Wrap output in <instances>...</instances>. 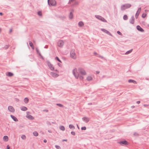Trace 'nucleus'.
Segmentation results:
<instances>
[{"instance_id": "nucleus-1", "label": "nucleus", "mask_w": 149, "mask_h": 149, "mask_svg": "<svg viewBox=\"0 0 149 149\" xmlns=\"http://www.w3.org/2000/svg\"><path fill=\"white\" fill-rule=\"evenodd\" d=\"M131 6V4L129 3H126L122 5L121 6V10L122 11L125 10L126 9L130 8Z\"/></svg>"}, {"instance_id": "nucleus-2", "label": "nucleus", "mask_w": 149, "mask_h": 149, "mask_svg": "<svg viewBox=\"0 0 149 149\" xmlns=\"http://www.w3.org/2000/svg\"><path fill=\"white\" fill-rule=\"evenodd\" d=\"M47 2L48 5L50 6H55L56 5V2L55 0H47Z\"/></svg>"}, {"instance_id": "nucleus-3", "label": "nucleus", "mask_w": 149, "mask_h": 149, "mask_svg": "<svg viewBox=\"0 0 149 149\" xmlns=\"http://www.w3.org/2000/svg\"><path fill=\"white\" fill-rule=\"evenodd\" d=\"M46 62L47 64L48 67L49 68V69L52 71L54 70V67H53V65L50 63L49 61V60H47L46 61Z\"/></svg>"}, {"instance_id": "nucleus-4", "label": "nucleus", "mask_w": 149, "mask_h": 149, "mask_svg": "<svg viewBox=\"0 0 149 149\" xmlns=\"http://www.w3.org/2000/svg\"><path fill=\"white\" fill-rule=\"evenodd\" d=\"M72 73L76 79H78V78L79 74L77 72V69L76 68H75L73 70Z\"/></svg>"}, {"instance_id": "nucleus-5", "label": "nucleus", "mask_w": 149, "mask_h": 149, "mask_svg": "<svg viewBox=\"0 0 149 149\" xmlns=\"http://www.w3.org/2000/svg\"><path fill=\"white\" fill-rule=\"evenodd\" d=\"M95 17L96 18H97L98 19L101 20V21L103 22H107V21L104 18L100 15H95Z\"/></svg>"}, {"instance_id": "nucleus-6", "label": "nucleus", "mask_w": 149, "mask_h": 149, "mask_svg": "<svg viewBox=\"0 0 149 149\" xmlns=\"http://www.w3.org/2000/svg\"><path fill=\"white\" fill-rule=\"evenodd\" d=\"M78 71L82 75H85L86 74V71L82 68H79Z\"/></svg>"}, {"instance_id": "nucleus-7", "label": "nucleus", "mask_w": 149, "mask_h": 149, "mask_svg": "<svg viewBox=\"0 0 149 149\" xmlns=\"http://www.w3.org/2000/svg\"><path fill=\"white\" fill-rule=\"evenodd\" d=\"M70 54L71 58L74 59L76 58V57L75 56V53L74 49H72L71 50Z\"/></svg>"}, {"instance_id": "nucleus-8", "label": "nucleus", "mask_w": 149, "mask_h": 149, "mask_svg": "<svg viewBox=\"0 0 149 149\" xmlns=\"http://www.w3.org/2000/svg\"><path fill=\"white\" fill-rule=\"evenodd\" d=\"M118 143L121 145H124L126 146L128 145V142L125 140H124V141H120L119 142H118Z\"/></svg>"}, {"instance_id": "nucleus-9", "label": "nucleus", "mask_w": 149, "mask_h": 149, "mask_svg": "<svg viewBox=\"0 0 149 149\" xmlns=\"http://www.w3.org/2000/svg\"><path fill=\"white\" fill-rule=\"evenodd\" d=\"M64 42L62 40H60L57 42L58 46L60 47H62L64 45Z\"/></svg>"}, {"instance_id": "nucleus-10", "label": "nucleus", "mask_w": 149, "mask_h": 149, "mask_svg": "<svg viewBox=\"0 0 149 149\" xmlns=\"http://www.w3.org/2000/svg\"><path fill=\"white\" fill-rule=\"evenodd\" d=\"M141 10V8L140 7L138 8V10L137 11L135 14V18L136 19H137L138 16L140 14Z\"/></svg>"}, {"instance_id": "nucleus-11", "label": "nucleus", "mask_w": 149, "mask_h": 149, "mask_svg": "<svg viewBox=\"0 0 149 149\" xmlns=\"http://www.w3.org/2000/svg\"><path fill=\"white\" fill-rule=\"evenodd\" d=\"M8 110L10 112H14L15 110L13 108V107L12 106H9L8 107Z\"/></svg>"}, {"instance_id": "nucleus-12", "label": "nucleus", "mask_w": 149, "mask_h": 149, "mask_svg": "<svg viewBox=\"0 0 149 149\" xmlns=\"http://www.w3.org/2000/svg\"><path fill=\"white\" fill-rule=\"evenodd\" d=\"M134 16H132L131 18L130 19V23L133 24L134 23Z\"/></svg>"}, {"instance_id": "nucleus-13", "label": "nucleus", "mask_w": 149, "mask_h": 149, "mask_svg": "<svg viewBox=\"0 0 149 149\" xmlns=\"http://www.w3.org/2000/svg\"><path fill=\"white\" fill-rule=\"evenodd\" d=\"M136 29L139 31L141 32H143L144 30L140 26L137 25L136 26Z\"/></svg>"}, {"instance_id": "nucleus-14", "label": "nucleus", "mask_w": 149, "mask_h": 149, "mask_svg": "<svg viewBox=\"0 0 149 149\" xmlns=\"http://www.w3.org/2000/svg\"><path fill=\"white\" fill-rule=\"evenodd\" d=\"M82 120L84 122L86 123L88 122L89 121V119L87 117L83 118Z\"/></svg>"}, {"instance_id": "nucleus-15", "label": "nucleus", "mask_w": 149, "mask_h": 149, "mask_svg": "<svg viewBox=\"0 0 149 149\" xmlns=\"http://www.w3.org/2000/svg\"><path fill=\"white\" fill-rule=\"evenodd\" d=\"M26 117L27 118L31 120H33L34 119V118L30 114H27Z\"/></svg>"}, {"instance_id": "nucleus-16", "label": "nucleus", "mask_w": 149, "mask_h": 149, "mask_svg": "<svg viewBox=\"0 0 149 149\" xmlns=\"http://www.w3.org/2000/svg\"><path fill=\"white\" fill-rule=\"evenodd\" d=\"M50 74L54 77H57L59 76L58 74L53 72H50Z\"/></svg>"}, {"instance_id": "nucleus-17", "label": "nucleus", "mask_w": 149, "mask_h": 149, "mask_svg": "<svg viewBox=\"0 0 149 149\" xmlns=\"http://www.w3.org/2000/svg\"><path fill=\"white\" fill-rule=\"evenodd\" d=\"M10 117L15 122H17L18 121V120L17 118L15 116H14L11 115Z\"/></svg>"}, {"instance_id": "nucleus-18", "label": "nucleus", "mask_w": 149, "mask_h": 149, "mask_svg": "<svg viewBox=\"0 0 149 149\" xmlns=\"http://www.w3.org/2000/svg\"><path fill=\"white\" fill-rule=\"evenodd\" d=\"M128 82L129 83H132L134 84H136L137 82L136 81H134V80L130 79L128 80Z\"/></svg>"}, {"instance_id": "nucleus-19", "label": "nucleus", "mask_w": 149, "mask_h": 149, "mask_svg": "<svg viewBox=\"0 0 149 149\" xmlns=\"http://www.w3.org/2000/svg\"><path fill=\"white\" fill-rule=\"evenodd\" d=\"M6 74L7 76L9 77H12L13 75V73L10 72H8L7 73H6Z\"/></svg>"}, {"instance_id": "nucleus-20", "label": "nucleus", "mask_w": 149, "mask_h": 149, "mask_svg": "<svg viewBox=\"0 0 149 149\" xmlns=\"http://www.w3.org/2000/svg\"><path fill=\"white\" fill-rule=\"evenodd\" d=\"M29 45L31 47L32 49L33 50H34V46L33 45L32 42L31 41H29Z\"/></svg>"}, {"instance_id": "nucleus-21", "label": "nucleus", "mask_w": 149, "mask_h": 149, "mask_svg": "<svg viewBox=\"0 0 149 149\" xmlns=\"http://www.w3.org/2000/svg\"><path fill=\"white\" fill-rule=\"evenodd\" d=\"M27 108L26 107L24 106L22 107L21 108V110L23 111H26L27 110Z\"/></svg>"}, {"instance_id": "nucleus-22", "label": "nucleus", "mask_w": 149, "mask_h": 149, "mask_svg": "<svg viewBox=\"0 0 149 149\" xmlns=\"http://www.w3.org/2000/svg\"><path fill=\"white\" fill-rule=\"evenodd\" d=\"M86 79L88 81H89L92 80L93 78L91 76H88L87 77Z\"/></svg>"}, {"instance_id": "nucleus-23", "label": "nucleus", "mask_w": 149, "mask_h": 149, "mask_svg": "<svg viewBox=\"0 0 149 149\" xmlns=\"http://www.w3.org/2000/svg\"><path fill=\"white\" fill-rule=\"evenodd\" d=\"M84 25V24L82 21H80L78 23V25L80 27H82Z\"/></svg>"}, {"instance_id": "nucleus-24", "label": "nucleus", "mask_w": 149, "mask_h": 149, "mask_svg": "<svg viewBox=\"0 0 149 149\" xmlns=\"http://www.w3.org/2000/svg\"><path fill=\"white\" fill-rule=\"evenodd\" d=\"M3 139L4 141H7L8 140V138L7 136H3Z\"/></svg>"}, {"instance_id": "nucleus-25", "label": "nucleus", "mask_w": 149, "mask_h": 149, "mask_svg": "<svg viewBox=\"0 0 149 149\" xmlns=\"http://www.w3.org/2000/svg\"><path fill=\"white\" fill-rule=\"evenodd\" d=\"M69 127L71 129L74 130L75 129V127L72 124H70L69 125Z\"/></svg>"}, {"instance_id": "nucleus-26", "label": "nucleus", "mask_w": 149, "mask_h": 149, "mask_svg": "<svg viewBox=\"0 0 149 149\" xmlns=\"http://www.w3.org/2000/svg\"><path fill=\"white\" fill-rule=\"evenodd\" d=\"M29 101V99L27 97H25L24 99V102L26 104Z\"/></svg>"}, {"instance_id": "nucleus-27", "label": "nucleus", "mask_w": 149, "mask_h": 149, "mask_svg": "<svg viewBox=\"0 0 149 149\" xmlns=\"http://www.w3.org/2000/svg\"><path fill=\"white\" fill-rule=\"evenodd\" d=\"M36 50L37 53L39 55H41V53L40 52L38 48V47H36Z\"/></svg>"}, {"instance_id": "nucleus-28", "label": "nucleus", "mask_w": 149, "mask_h": 149, "mask_svg": "<svg viewBox=\"0 0 149 149\" xmlns=\"http://www.w3.org/2000/svg\"><path fill=\"white\" fill-rule=\"evenodd\" d=\"M69 18L70 19H71L73 18V13L72 12H70L69 15Z\"/></svg>"}, {"instance_id": "nucleus-29", "label": "nucleus", "mask_w": 149, "mask_h": 149, "mask_svg": "<svg viewBox=\"0 0 149 149\" xmlns=\"http://www.w3.org/2000/svg\"><path fill=\"white\" fill-rule=\"evenodd\" d=\"M59 129L61 130L64 131L65 130V128L62 125H61L59 127Z\"/></svg>"}, {"instance_id": "nucleus-30", "label": "nucleus", "mask_w": 149, "mask_h": 149, "mask_svg": "<svg viewBox=\"0 0 149 149\" xmlns=\"http://www.w3.org/2000/svg\"><path fill=\"white\" fill-rule=\"evenodd\" d=\"M78 3H79L78 2L76 1L74 2V4H72L71 5V6L72 7H73L74 6H76V5H78Z\"/></svg>"}, {"instance_id": "nucleus-31", "label": "nucleus", "mask_w": 149, "mask_h": 149, "mask_svg": "<svg viewBox=\"0 0 149 149\" xmlns=\"http://www.w3.org/2000/svg\"><path fill=\"white\" fill-rule=\"evenodd\" d=\"M133 50V49H132L127 51L126 53H125V54H130V53H131L132 51Z\"/></svg>"}, {"instance_id": "nucleus-32", "label": "nucleus", "mask_w": 149, "mask_h": 149, "mask_svg": "<svg viewBox=\"0 0 149 149\" xmlns=\"http://www.w3.org/2000/svg\"><path fill=\"white\" fill-rule=\"evenodd\" d=\"M33 134L34 136H37L38 135V134L37 132H33Z\"/></svg>"}, {"instance_id": "nucleus-33", "label": "nucleus", "mask_w": 149, "mask_h": 149, "mask_svg": "<svg viewBox=\"0 0 149 149\" xmlns=\"http://www.w3.org/2000/svg\"><path fill=\"white\" fill-rule=\"evenodd\" d=\"M123 19L124 20H127L128 19V17L126 15H124L123 17Z\"/></svg>"}, {"instance_id": "nucleus-34", "label": "nucleus", "mask_w": 149, "mask_h": 149, "mask_svg": "<svg viewBox=\"0 0 149 149\" xmlns=\"http://www.w3.org/2000/svg\"><path fill=\"white\" fill-rule=\"evenodd\" d=\"M56 105L57 106H59V107H61L63 108V107H64V106L63 105H62L61 104H60V103L56 104Z\"/></svg>"}, {"instance_id": "nucleus-35", "label": "nucleus", "mask_w": 149, "mask_h": 149, "mask_svg": "<svg viewBox=\"0 0 149 149\" xmlns=\"http://www.w3.org/2000/svg\"><path fill=\"white\" fill-rule=\"evenodd\" d=\"M55 59L58 61V62L60 63H61V60L59 59L58 57V56H56L55 58Z\"/></svg>"}, {"instance_id": "nucleus-36", "label": "nucleus", "mask_w": 149, "mask_h": 149, "mask_svg": "<svg viewBox=\"0 0 149 149\" xmlns=\"http://www.w3.org/2000/svg\"><path fill=\"white\" fill-rule=\"evenodd\" d=\"M106 33L110 36H111L112 37L113 36L111 34V33L109 31H108L107 30L106 31Z\"/></svg>"}, {"instance_id": "nucleus-37", "label": "nucleus", "mask_w": 149, "mask_h": 149, "mask_svg": "<svg viewBox=\"0 0 149 149\" xmlns=\"http://www.w3.org/2000/svg\"><path fill=\"white\" fill-rule=\"evenodd\" d=\"M21 138L23 139L24 140L26 139V136L24 135H22L21 136Z\"/></svg>"}, {"instance_id": "nucleus-38", "label": "nucleus", "mask_w": 149, "mask_h": 149, "mask_svg": "<svg viewBox=\"0 0 149 149\" xmlns=\"http://www.w3.org/2000/svg\"><path fill=\"white\" fill-rule=\"evenodd\" d=\"M147 14L146 13H143L142 15V17L143 18H145L146 17Z\"/></svg>"}, {"instance_id": "nucleus-39", "label": "nucleus", "mask_w": 149, "mask_h": 149, "mask_svg": "<svg viewBox=\"0 0 149 149\" xmlns=\"http://www.w3.org/2000/svg\"><path fill=\"white\" fill-rule=\"evenodd\" d=\"M9 46V45H6L3 48H4L5 49H7L8 48Z\"/></svg>"}, {"instance_id": "nucleus-40", "label": "nucleus", "mask_w": 149, "mask_h": 149, "mask_svg": "<svg viewBox=\"0 0 149 149\" xmlns=\"http://www.w3.org/2000/svg\"><path fill=\"white\" fill-rule=\"evenodd\" d=\"M38 15L40 16H41L42 15V12L40 11H38Z\"/></svg>"}, {"instance_id": "nucleus-41", "label": "nucleus", "mask_w": 149, "mask_h": 149, "mask_svg": "<svg viewBox=\"0 0 149 149\" xmlns=\"http://www.w3.org/2000/svg\"><path fill=\"white\" fill-rule=\"evenodd\" d=\"M55 148L57 149H61V148L59 146H58V145H55Z\"/></svg>"}, {"instance_id": "nucleus-42", "label": "nucleus", "mask_w": 149, "mask_h": 149, "mask_svg": "<svg viewBox=\"0 0 149 149\" xmlns=\"http://www.w3.org/2000/svg\"><path fill=\"white\" fill-rule=\"evenodd\" d=\"M101 30L103 32L105 33H106V31H107V30L104 29H101Z\"/></svg>"}, {"instance_id": "nucleus-43", "label": "nucleus", "mask_w": 149, "mask_h": 149, "mask_svg": "<svg viewBox=\"0 0 149 149\" xmlns=\"http://www.w3.org/2000/svg\"><path fill=\"white\" fill-rule=\"evenodd\" d=\"M86 130V127L85 126L82 127L81 130Z\"/></svg>"}, {"instance_id": "nucleus-44", "label": "nucleus", "mask_w": 149, "mask_h": 149, "mask_svg": "<svg viewBox=\"0 0 149 149\" xmlns=\"http://www.w3.org/2000/svg\"><path fill=\"white\" fill-rule=\"evenodd\" d=\"M46 123L48 125H51V123L48 121H46Z\"/></svg>"}, {"instance_id": "nucleus-45", "label": "nucleus", "mask_w": 149, "mask_h": 149, "mask_svg": "<svg viewBox=\"0 0 149 149\" xmlns=\"http://www.w3.org/2000/svg\"><path fill=\"white\" fill-rule=\"evenodd\" d=\"M117 33L119 34V35H120V36H122V33L120 32V31H117Z\"/></svg>"}, {"instance_id": "nucleus-46", "label": "nucleus", "mask_w": 149, "mask_h": 149, "mask_svg": "<svg viewBox=\"0 0 149 149\" xmlns=\"http://www.w3.org/2000/svg\"><path fill=\"white\" fill-rule=\"evenodd\" d=\"M71 133L73 135H75V132H73V131L71 132Z\"/></svg>"}, {"instance_id": "nucleus-47", "label": "nucleus", "mask_w": 149, "mask_h": 149, "mask_svg": "<svg viewBox=\"0 0 149 149\" xmlns=\"http://www.w3.org/2000/svg\"><path fill=\"white\" fill-rule=\"evenodd\" d=\"M134 136H138L139 134H138L136 132H134Z\"/></svg>"}, {"instance_id": "nucleus-48", "label": "nucleus", "mask_w": 149, "mask_h": 149, "mask_svg": "<svg viewBox=\"0 0 149 149\" xmlns=\"http://www.w3.org/2000/svg\"><path fill=\"white\" fill-rule=\"evenodd\" d=\"M39 56L40 57V58H42V60L44 59V58L41 55H41H39Z\"/></svg>"}, {"instance_id": "nucleus-49", "label": "nucleus", "mask_w": 149, "mask_h": 149, "mask_svg": "<svg viewBox=\"0 0 149 149\" xmlns=\"http://www.w3.org/2000/svg\"><path fill=\"white\" fill-rule=\"evenodd\" d=\"M94 55H97V56H98L99 55L98 54L97 52H95L94 53Z\"/></svg>"}, {"instance_id": "nucleus-50", "label": "nucleus", "mask_w": 149, "mask_h": 149, "mask_svg": "<svg viewBox=\"0 0 149 149\" xmlns=\"http://www.w3.org/2000/svg\"><path fill=\"white\" fill-rule=\"evenodd\" d=\"M98 56L99 57L101 58H103L104 57L102 56H100L99 55L98 56Z\"/></svg>"}, {"instance_id": "nucleus-51", "label": "nucleus", "mask_w": 149, "mask_h": 149, "mask_svg": "<svg viewBox=\"0 0 149 149\" xmlns=\"http://www.w3.org/2000/svg\"><path fill=\"white\" fill-rule=\"evenodd\" d=\"M84 77L82 76H80V78L81 79H83Z\"/></svg>"}, {"instance_id": "nucleus-52", "label": "nucleus", "mask_w": 149, "mask_h": 149, "mask_svg": "<svg viewBox=\"0 0 149 149\" xmlns=\"http://www.w3.org/2000/svg\"><path fill=\"white\" fill-rule=\"evenodd\" d=\"M7 149H10V147L8 145L7 146Z\"/></svg>"}, {"instance_id": "nucleus-53", "label": "nucleus", "mask_w": 149, "mask_h": 149, "mask_svg": "<svg viewBox=\"0 0 149 149\" xmlns=\"http://www.w3.org/2000/svg\"><path fill=\"white\" fill-rule=\"evenodd\" d=\"M140 103V101H138L136 102V103L137 104H139Z\"/></svg>"}, {"instance_id": "nucleus-54", "label": "nucleus", "mask_w": 149, "mask_h": 149, "mask_svg": "<svg viewBox=\"0 0 149 149\" xmlns=\"http://www.w3.org/2000/svg\"><path fill=\"white\" fill-rule=\"evenodd\" d=\"M43 141L44 143H46L47 142V140L46 139H44Z\"/></svg>"}, {"instance_id": "nucleus-55", "label": "nucleus", "mask_w": 149, "mask_h": 149, "mask_svg": "<svg viewBox=\"0 0 149 149\" xmlns=\"http://www.w3.org/2000/svg\"><path fill=\"white\" fill-rule=\"evenodd\" d=\"M96 74H98L100 73V71H97L96 72Z\"/></svg>"}, {"instance_id": "nucleus-56", "label": "nucleus", "mask_w": 149, "mask_h": 149, "mask_svg": "<svg viewBox=\"0 0 149 149\" xmlns=\"http://www.w3.org/2000/svg\"><path fill=\"white\" fill-rule=\"evenodd\" d=\"M145 11L146 13H147L149 11V10H145Z\"/></svg>"}, {"instance_id": "nucleus-57", "label": "nucleus", "mask_w": 149, "mask_h": 149, "mask_svg": "<svg viewBox=\"0 0 149 149\" xmlns=\"http://www.w3.org/2000/svg\"><path fill=\"white\" fill-rule=\"evenodd\" d=\"M44 48H48V46H47V45H45V46L44 47Z\"/></svg>"}, {"instance_id": "nucleus-58", "label": "nucleus", "mask_w": 149, "mask_h": 149, "mask_svg": "<svg viewBox=\"0 0 149 149\" xmlns=\"http://www.w3.org/2000/svg\"><path fill=\"white\" fill-rule=\"evenodd\" d=\"M67 141V139H64L62 141Z\"/></svg>"}, {"instance_id": "nucleus-59", "label": "nucleus", "mask_w": 149, "mask_h": 149, "mask_svg": "<svg viewBox=\"0 0 149 149\" xmlns=\"http://www.w3.org/2000/svg\"><path fill=\"white\" fill-rule=\"evenodd\" d=\"M74 12V10L73 9H72L71 10V12L73 13Z\"/></svg>"}, {"instance_id": "nucleus-60", "label": "nucleus", "mask_w": 149, "mask_h": 149, "mask_svg": "<svg viewBox=\"0 0 149 149\" xmlns=\"http://www.w3.org/2000/svg\"><path fill=\"white\" fill-rule=\"evenodd\" d=\"M48 132L49 133H52V131L51 130H48Z\"/></svg>"}, {"instance_id": "nucleus-61", "label": "nucleus", "mask_w": 149, "mask_h": 149, "mask_svg": "<svg viewBox=\"0 0 149 149\" xmlns=\"http://www.w3.org/2000/svg\"><path fill=\"white\" fill-rule=\"evenodd\" d=\"M92 103H88V104L89 105H92Z\"/></svg>"}, {"instance_id": "nucleus-62", "label": "nucleus", "mask_w": 149, "mask_h": 149, "mask_svg": "<svg viewBox=\"0 0 149 149\" xmlns=\"http://www.w3.org/2000/svg\"><path fill=\"white\" fill-rule=\"evenodd\" d=\"M3 15V13H1V12H0V15Z\"/></svg>"}, {"instance_id": "nucleus-63", "label": "nucleus", "mask_w": 149, "mask_h": 149, "mask_svg": "<svg viewBox=\"0 0 149 149\" xmlns=\"http://www.w3.org/2000/svg\"><path fill=\"white\" fill-rule=\"evenodd\" d=\"M58 65L59 66H60V65H61V64L60 63H58Z\"/></svg>"}, {"instance_id": "nucleus-64", "label": "nucleus", "mask_w": 149, "mask_h": 149, "mask_svg": "<svg viewBox=\"0 0 149 149\" xmlns=\"http://www.w3.org/2000/svg\"><path fill=\"white\" fill-rule=\"evenodd\" d=\"M134 107H135V106H131V108H134Z\"/></svg>"}]
</instances>
